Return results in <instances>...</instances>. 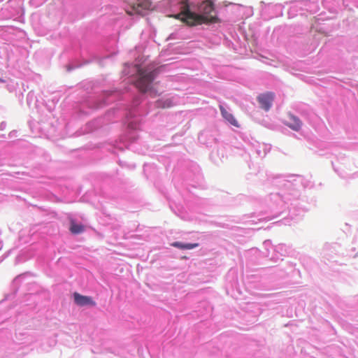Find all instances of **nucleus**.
Returning a JSON list of instances; mask_svg holds the SVG:
<instances>
[{"label": "nucleus", "mask_w": 358, "mask_h": 358, "mask_svg": "<svg viewBox=\"0 0 358 358\" xmlns=\"http://www.w3.org/2000/svg\"><path fill=\"white\" fill-rule=\"evenodd\" d=\"M170 3L180 6V12L173 17L180 20L189 26H195L203 23H216L219 19L211 13L214 11V5L210 1H204L199 6L201 14H197L190 10L189 0H169Z\"/></svg>", "instance_id": "obj_1"}, {"label": "nucleus", "mask_w": 358, "mask_h": 358, "mask_svg": "<svg viewBox=\"0 0 358 358\" xmlns=\"http://www.w3.org/2000/svg\"><path fill=\"white\" fill-rule=\"evenodd\" d=\"M136 80L134 85L141 92L146 93L152 90V84L157 74V70L154 65H136Z\"/></svg>", "instance_id": "obj_2"}, {"label": "nucleus", "mask_w": 358, "mask_h": 358, "mask_svg": "<svg viewBox=\"0 0 358 358\" xmlns=\"http://www.w3.org/2000/svg\"><path fill=\"white\" fill-rule=\"evenodd\" d=\"M152 3L149 0H137L136 3L131 5V11L127 10L129 15L134 13L143 14L145 10L151 9Z\"/></svg>", "instance_id": "obj_3"}, {"label": "nucleus", "mask_w": 358, "mask_h": 358, "mask_svg": "<svg viewBox=\"0 0 358 358\" xmlns=\"http://www.w3.org/2000/svg\"><path fill=\"white\" fill-rule=\"evenodd\" d=\"M69 230L73 234H78L84 231L85 227L81 224H77L73 219L71 218Z\"/></svg>", "instance_id": "obj_8"}, {"label": "nucleus", "mask_w": 358, "mask_h": 358, "mask_svg": "<svg viewBox=\"0 0 358 358\" xmlns=\"http://www.w3.org/2000/svg\"><path fill=\"white\" fill-rule=\"evenodd\" d=\"M185 243H182L181 242H174V243H171L172 246L182 249V250H185Z\"/></svg>", "instance_id": "obj_10"}, {"label": "nucleus", "mask_w": 358, "mask_h": 358, "mask_svg": "<svg viewBox=\"0 0 358 358\" xmlns=\"http://www.w3.org/2000/svg\"><path fill=\"white\" fill-rule=\"evenodd\" d=\"M287 125L294 131H299L302 125L301 121L296 117L289 115Z\"/></svg>", "instance_id": "obj_7"}, {"label": "nucleus", "mask_w": 358, "mask_h": 358, "mask_svg": "<svg viewBox=\"0 0 358 358\" xmlns=\"http://www.w3.org/2000/svg\"><path fill=\"white\" fill-rule=\"evenodd\" d=\"M0 82H1V83H4L5 81H4L3 80H2V79H1V78H0Z\"/></svg>", "instance_id": "obj_12"}, {"label": "nucleus", "mask_w": 358, "mask_h": 358, "mask_svg": "<svg viewBox=\"0 0 358 358\" xmlns=\"http://www.w3.org/2000/svg\"><path fill=\"white\" fill-rule=\"evenodd\" d=\"M199 246V243H185V250H191Z\"/></svg>", "instance_id": "obj_11"}, {"label": "nucleus", "mask_w": 358, "mask_h": 358, "mask_svg": "<svg viewBox=\"0 0 358 358\" xmlns=\"http://www.w3.org/2000/svg\"><path fill=\"white\" fill-rule=\"evenodd\" d=\"M158 106H162V108H169L172 106V102L171 100L167 99L164 101H157Z\"/></svg>", "instance_id": "obj_9"}, {"label": "nucleus", "mask_w": 358, "mask_h": 358, "mask_svg": "<svg viewBox=\"0 0 358 358\" xmlns=\"http://www.w3.org/2000/svg\"><path fill=\"white\" fill-rule=\"evenodd\" d=\"M273 99L274 94L273 92L261 94L257 97L261 108L266 111L271 108Z\"/></svg>", "instance_id": "obj_4"}, {"label": "nucleus", "mask_w": 358, "mask_h": 358, "mask_svg": "<svg viewBox=\"0 0 358 358\" xmlns=\"http://www.w3.org/2000/svg\"><path fill=\"white\" fill-rule=\"evenodd\" d=\"M219 108H220L222 116L223 117V118L225 120H227L229 124H231V125H233L236 127H240L238 122L236 120V119L233 115V114L229 113L222 105H220Z\"/></svg>", "instance_id": "obj_6"}, {"label": "nucleus", "mask_w": 358, "mask_h": 358, "mask_svg": "<svg viewBox=\"0 0 358 358\" xmlns=\"http://www.w3.org/2000/svg\"><path fill=\"white\" fill-rule=\"evenodd\" d=\"M73 299L75 303L80 306H94L96 305L95 301L92 297L81 295L78 292L73 294Z\"/></svg>", "instance_id": "obj_5"}]
</instances>
